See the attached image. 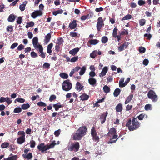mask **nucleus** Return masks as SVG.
Returning a JSON list of instances; mask_svg holds the SVG:
<instances>
[{
  "mask_svg": "<svg viewBox=\"0 0 160 160\" xmlns=\"http://www.w3.org/2000/svg\"><path fill=\"white\" fill-rule=\"evenodd\" d=\"M9 143L8 142H4L1 145V147L2 148H6L9 147Z\"/></svg>",
  "mask_w": 160,
  "mask_h": 160,
  "instance_id": "nucleus-37",
  "label": "nucleus"
},
{
  "mask_svg": "<svg viewBox=\"0 0 160 160\" xmlns=\"http://www.w3.org/2000/svg\"><path fill=\"white\" fill-rule=\"evenodd\" d=\"M26 4H22L19 6V9L21 11H24L25 9Z\"/></svg>",
  "mask_w": 160,
  "mask_h": 160,
  "instance_id": "nucleus-51",
  "label": "nucleus"
},
{
  "mask_svg": "<svg viewBox=\"0 0 160 160\" xmlns=\"http://www.w3.org/2000/svg\"><path fill=\"white\" fill-rule=\"evenodd\" d=\"M12 100L10 98H6V102H7L8 105H9L12 102Z\"/></svg>",
  "mask_w": 160,
  "mask_h": 160,
  "instance_id": "nucleus-64",
  "label": "nucleus"
},
{
  "mask_svg": "<svg viewBox=\"0 0 160 160\" xmlns=\"http://www.w3.org/2000/svg\"><path fill=\"white\" fill-rule=\"evenodd\" d=\"M15 101H17L18 102H19L20 103H23L25 102V100L24 99L22 98H18L15 99Z\"/></svg>",
  "mask_w": 160,
  "mask_h": 160,
  "instance_id": "nucleus-55",
  "label": "nucleus"
},
{
  "mask_svg": "<svg viewBox=\"0 0 160 160\" xmlns=\"http://www.w3.org/2000/svg\"><path fill=\"white\" fill-rule=\"evenodd\" d=\"M40 52L41 53L40 56L42 58H45L46 53L43 52V48L42 46H39V48H38Z\"/></svg>",
  "mask_w": 160,
  "mask_h": 160,
  "instance_id": "nucleus-16",
  "label": "nucleus"
},
{
  "mask_svg": "<svg viewBox=\"0 0 160 160\" xmlns=\"http://www.w3.org/2000/svg\"><path fill=\"white\" fill-rule=\"evenodd\" d=\"M89 84L92 86H94L96 83V80L93 78H90L88 80Z\"/></svg>",
  "mask_w": 160,
  "mask_h": 160,
  "instance_id": "nucleus-19",
  "label": "nucleus"
},
{
  "mask_svg": "<svg viewBox=\"0 0 160 160\" xmlns=\"http://www.w3.org/2000/svg\"><path fill=\"white\" fill-rule=\"evenodd\" d=\"M42 14V12L40 10H36L33 12L31 15L33 18H35L38 16H41Z\"/></svg>",
  "mask_w": 160,
  "mask_h": 160,
  "instance_id": "nucleus-10",
  "label": "nucleus"
},
{
  "mask_svg": "<svg viewBox=\"0 0 160 160\" xmlns=\"http://www.w3.org/2000/svg\"><path fill=\"white\" fill-rule=\"evenodd\" d=\"M103 90L106 93H108L110 92V88L107 85H105L103 87Z\"/></svg>",
  "mask_w": 160,
  "mask_h": 160,
  "instance_id": "nucleus-40",
  "label": "nucleus"
},
{
  "mask_svg": "<svg viewBox=\"0 0 160 160\" xmlns=\"http://www.w3.org/2000/svg\"><path fill=\"white\" fill-rule=\"evenodd\" d=\"M104 25V21L102 17H99L97 20L96 27L98 31H100L102 27Z\"/></svg>",
  "mask_w": 160,
  "mask_h": 160,
  "instance_id": "nucleus-6",
  "label": "nucleus"
},
{
  "mask_svg": "<svg viewBox=\"0 0 160 160\" xmlns=\"http://www.w3.org/2000/svg\"><path fill=\"white\" fill-rule=\"evenodd\" d=\"M37 105L39 107H45L47 106L46 104L44 102L40 101L37 103Z\"/></svg>",
  "mask_w": 160,
  "mask_h": 160,
  "instance_id": "nucleus-41",
  "label": "nucleus"
},
{
  "mask_svg": "<svg viewBox=\"0 0 160 160\" xmlns=\"http://www.w3.org/2000/svg\"><path fill=\"white\" fill-rule=\"evenodd\" d=\"M63 12V10L62 9L58 10L57 11H54L52 12L53 15L56 16L58 14H61Z\"/></svg>",
  "mask_w": 160,
  "mask_h": 160,
  "instance_id": "nucleus-34",
  "label": "nucleus"
},
{
  "mask_svg": "<svg viewBox=\"0 0 160 160\" xmlns=\"http://www.w3.org/2000/svg\"><path fill=\"white\" fill-rule=\"evenodd\" d=\"M67 148L68 149L69 151L77 152L79 149L80 144L78 142H76L71 144L70 146L67 147Z\"/></svg>",
  "mask_w": 160,
  "mask_h": 160,
  "instance_id": "nucleus-3",
  "label": "nucleus"
},
{
  "mask_svg": "<svg viewBox=\"0 0 160 160\" xmlns=\"http://www.w3.org/2000/svg\"><path fill=\"white\" fill-rule=\"evenodd\" d=\"M58 44L59 45L61 44L63 42V40L62 38H59L57 39Z\"/></svg>",
  "mask_w": 160,
  "mask_h": 160,
  "instance_id": "nucleus-61",
  "label": "nucleus"
},
{
  "mask_svg": "<svg viewBox=\"0 0 160 160\" xmlns=\"http://www.w3.org/2000/svg\"><path fill=\"white\" fill-rule=\"evenodd\" d=\"M53 43H51L48 46L47 51L48 53H50L52 52L51 49L53 47Z\"/></svg>",
  "mask_w": 160,
  "mask_h": 160,
  "instance_id": "nucleus-26",
  "label": "nucleus"
},
{
  "mask_svg": "<svg viewBox=\"0 0 160 160\" xmlns=\"http://www.w3.org/2000/svg\"><path fill=\"white\" fill-rule=\"evenodd\" d=\"M117 28H115L113 31V33L112 34V36L114 38H116L117 36Z\"/></svg>",
  "mask_w": 160,
  "mask_h": 160,
  "instance_id": "nucleus-38",
  "label": "nucleus"
},
{
  "mask_svg": "<svg viewBox=\"0 0 160 160\" xmlns=\"http://www.w3.org/2000/svg\"><path fill=\"white\" fill-rule=\"evenodd\" d=\"M60 76L61 78L64 79H67L68 78V75L65 73H60Z\"/></svg>",
  "mask_w": 160,
  "mask_h": 160,
  "instance_id": "nucleus-44",
  "label": "nucleus"
},
{
  "mask_svg": "<svg viewBox=\"0 0 160 160\" xmlns=\"http://www.w3.org/2000/svg\"><path fill=\"white\" fill-rule=\"evenodd\" d=\"M108 113V112L106 111L102 113L101 115H100L99 119L102 124H103L105 122L106 117Z\"/></svg>",
  "mask_w": 160,
  "mask_h": 160,
  "instance_id": "nucleus-8",
  "label": "nucleus"
},
{
  "mask_svg": "<svg viewBox=\"0 0 160 160\" xmlns=\"http://www.w3.org/2000/svg\"><path fill=\"white\" fill-rule=\"evenodd\" d=\"M92 139L95 142H98L99 140V137L97 136V133L92 135Z\"/></svg>",
  "mask_w": 160,
  "mask_h": 160,
  "instance_id": "nucleus-36",
  "label": "nucleus"
},
{
  "mask_svg": "<svg viewBox=\"0 0 160 160\" xmlns=\"http://www.w3.org/2000/svg\"><path fill=\"white\" fill-rule=\"evenodd\" d=\"M103 10V8L102 7H100L99 8H96L95 9V11L97 12H99Z\"/></svg>",
  "mask_w": 160,
  "mask_h": 160,
  "instance_id": "nucleus-62",
  "label": "nucleus"
},
{
  "mask_svg": "<svg viewBox=\"0 0 160 160\" xmlns=\"http://www.w3.org/2000/svg\"><path fill=\"white\" fill-rule=\"evenodd\" d=\"M31 55L32 57L35 58L38 57L37 54L34 52L32 51L31 52Z\"/></svg>",
  "mask_w": 160,
  "mask_h": 160,
  "instance_id": "nucleus-57",
  "label": "nucleus"
},
{
  "mask_svg": "<svg viewBox=\"0 0 160 160\" xmlns=\"http://www.w3.org/2000/svg\"><path fill=\"white\" fill-rule=\"evenodd\" d=\"M152 105L150 104H146L144 107L145 109L146 110H148L151 109Z\"/></svg>",
  "mask_w": 160,
  "mask_h": 160,
  "instance_id": "nucleus-47",
  "label": "nucleus"
},
{
  "mask_svg": "<svg viewBox=\"0 0 160 160\" xmlns=\"http://www.w3.org/2000/svg\"><path fill=\"white\" fill-rule=\"evenodd\" d=\"M56 144V143L55 142V141H54L52 143H51L50 144H47V147L48 149H49L51 148H54V146Z\"/></svg>",
  "mask_w": 160,
  "mask_h": 160,
  "instance_id": "nucleus-30",
  "label": "nucleus"
},
{
  "mask_svg": "<svg viewBox=\"0 0 160 160\" xmlns=\"http://www.w3.org/2000/svg\"><path fill=\"white\" fill-rule=\"evenodd\" d=\"M108 38L106 36H103L102 38L101 41L102 43H105L108 41Z\"/></svg>",
  "mask_w": 160,
  "mask_h": 160,
  "instance_id": "nucleus-46",
  "label": "nucleus"
},
{
  "mask_svg": "<svg viewBox=\"0 0 160 160\" xmlns=\"http://www.w3.org/2000/svg\"><path fill=\"white\" fill-rule=\"evenodd\" d=\"M108 71V68L107 67H104L103 68L101 72L99 73V76L100 77H103L105 76Z\"/></svg>",
  "mask_w": 160,
  "mask_h": 160,
  "instance_id": "nucleus-14",
  "label": "nucleus"
},
{
  "mask_svg": "<svg viewBox=\"0 0 160 160\" xmlns=\"http://www.w3.org/2000/svg\"><path fill=\"white\" fill-rule=\"evenodd\" d=\"M84 86L82 85L79 82H77L76 84L75 88L79 91H81L83 88Z\"/></svg>",
  "mask_w": 160,
  "mask_h": 160,
  "instance_id": "nucleus-20",
  "label": "nucleus"
},
{
  "mask_svg": "<svg viewBox=\"0 0 160 160\" xmlns=\"http://www.w3.org/2000/svg\"><path fill=\"white\" fill-rule=\"evenodd\" d=\"M112 136V139H116V138H117V139L115 140L109 141V143H112L113 142H116L118 138H117L118 137V135H115V134L113 135Z\"/></svg>",
  "mask_w": 160,
  "mask_h": 160,
  "instance_id": "nucleus-42",
  "label": "nucleus"
},
{
  "mask_svg": "<svg viewBox=\"0 0 160 160\" xmlns=\"http://www.w3.org/2000/svg\"><path fill=\"white\" fill-rule=\"evenodd\" d=\"M97 51L96 50L93 51L90 54V57L92 58H94L97 56Z\"/></svg>",
  "mask_w": 160,
  "mask_h": 160,
  "instance_id": "nucleus-39",
  "label": "nucleus"
},
{
  "mask_svg": "<svg viewBox=\"0 0 160 160\" xmlns=\"http://www.w3.org/2000/svg\"><path fill=\"white\" fill-rule=\"evenodd\" d=\"M30 107L28 103L23 104L21 106V108L23 110H26Z\"/></svg>",
  "mask_w": 160,
  "mask_h": 160,
  "instance_id": "nucleus-33",
  "label": "nucleus"
},
{
  "mask_svg": "<svg viewBox=\"0 0 160 160\" xmlns=\"http://www.w3.org/2000/svg\"><path fill=\"white\" fill-rule=\"evenodd\" d=\"M72 88V84L70 83L69 80L64 81L62 83V89L65 91H68Z\"/></svg>",
  "mask_w": 160,
  "mask_h": 160,
  "instance_id": "nucleus-4",
  "label": "nucleus"
},
{
  "mask_svg": "<svg viewBox=\"0 0 160 160\" xmlns=\"http://www.w3.org/2000/svg\"><path fill=\"white\" fill-rule=\"evenodd\" d=\"M16 16L12 13L9 15L8 18V22H13L16 18Z\"/></svg>",
  "mask_w": 160,
  "mask_h": 160,
  "instance_id": "nucleus-12",
  "label": "nucleus"
},
{
  "mask_svg": "<svg viewBox=\"0 0 160 160\" xmlns=\"http://www.w3.org/2000/svg\"><path fill=\"white\" fill-rule=\"evenodd\" d=\"M51 38V34L50 33H48L46 35L44 39V42L46 44H48Z\"/></svg>",
  "mask_w": 160,
  "mask_h": 160,
  "instance_id": "nucleus-15",
  "label": "nucleus"
},
{
  "mask_svg": "<svg viewBox=\"0 0 160 160\" xmlns=\"http://www.w3.org/2000/svg\"><path fill=\"white\" fill-rule=\"evenodd\" d=\"M89 42L91 45H95L99 42V41L97 39H92L89 40Z\"/></svg>",
  "mask_w": 160,
  "mask_h": 160,
  "instance_id": "nucleus-28",
  "label": "nucleus"
},
{
  "mask_svg": "<svg viewBox=\"0 0 160 160\" xmlns=\"http://www.w3.org/2000/svg\"><path fill=\"white\" fill-rule=\"evenodd\" d=\"M37 148L39 151H41L42 152H43L45 151L48 150L47 144L45 145L44 143H40L38 145Z\"/></svg>",
  "mask_w": 160,
  "mask_h": 160,
  "instance_id": "nucleus-7",
  "label": "nucleus"
},
{
  "mask_svg": "<svg viewBox=\"0 0 160 160\" xmlns=\"http://www.w3.org/2000/svg\"><path fill=\"white\" fill-rule=\"evenodd\" d=\"M148 97L151 99L153 102H156L158 101V98L155 92L153 90H150L148 93Z\"/></svg>",
  "mask_w": 160,
  "mask_h": 160,
  "instance_id": "nucleus-5",
  "label": "nucleus"
},
{
  "mask_svg": "<svg viewBox=\"0 0 160 160\" xmlns=\"http://www.w3.org/2000/svg\"><path fill=\"white\" fill-rule=\"evenodd\" d=\"M88 132V128L85 126L80 127L77 130V132L73 136V140H79L82 138Z\"/></svg>",
  "mask_w": 160,
  "mask_h": 160,
  "instance_id": "nucleus-2",
  "label": "nucleus"
},
{
  "mask_svg": "<svg viewBox=\"0 0 160 160\" xmlns=\"http://www.w3.org/2000/svg\"><path fill=\"white\" fill-rule=\"evenodd\" d=\"M140 125V123L137 120V118H133L132 120L131 118L128 119L126 126L130 131H133L138 129Z\"/></svg>",
  "mask_w": 160,
  "mask_h": 160,
  "instance_id": "nucleus-1",
  "label": "nucleus"
},
{
  "mask_svg": "<svg viewBox=\"0 0 160 160\" xmlns=\"http://www.w3.org/2000/svg\"><path fill=\"white\" fill-rule=\"evenodd\" d=\"M81 100L82 101L86 100L88 99L89 98L88 95L86 94L85 93L82 94L80 97Z\"/></svg>",
  "mask_w": 160,
  "mask_h": 160,
  "instance_id": "nucleus-18",
  "label": "nucleus"
},
{
  "mask_svg": "<svg viewBox=\"0 0 160 160\" xmlns=\"http://www.w3.org/2000/svg\"><path fill=\"white\" fill-rule=\"evenodd\" d=\"M32 43L34 48L36 49H38L39 48V46H42L38 43V39L37 37H35L33 38Z\"/></svg>",
  "mask_w": 160,
  "mask_h": 160,
  "instance_id": "nucleus-9",
  "label": "nucleus"
},
{
  "mask_svg": "<svg viewBox=\"0 0 160 160\" xmlns=\"http://www.w3.org/2000/svg\"><path fill=\"white\" fill-rule=\"evenodd\" d=\"M146 50L145 48L142 47H139V52L142 53H144Z\"/></svg>",
  "mask_w": 160,
  "mask_h": 160,
  "instance_id": "nucleus-56",
  "label": "nucleus"
},
{
  "mask_svg": "<svg viewBox=\"0 0 160 160\" xmlns=\"http://www.w3.org/2000/svg\"><path fill=\"white\" fill-rule=\"evenodd\" d=\"M120 92L121 90L120 89L118 88L116 89L113 92L114 96L115 97L118 96L120 94Z\"/></svg>",
  "mask_w": 160,
  "mask_h": 160,
  "instance_id": "nucleus-27",
  "label": "nucleus"
},
{
  "mask_svg": "<svg viewBox=\"0 0 160 160\" xmlns=\"http://www.w3.org/2000/svg\"><path fill=\"white\" fill-rule=\"evenodd\" d=\"M24 46L22 44H20L19 45L17 48V49L18 50H21L24 49Z\"/></svg>",
  "mask_w": 160,
  "mask_h": 160,
  "instance_id": "nucleus-63",
  "label": "nucleus"
},
{
  "mask_svg": "<svg viewBox=\"0 0 160 160\" xmlns=\"http://www.w3.org/2000/svg\"><path fill=\"white\" fill-rule=\"evenodd\" d=\"M22 18L21 17H19L18 18L17 20V24H20L22 23Z\"/></svg>",
  "mask_w": 160,
  "mask_h": 160,
  "instance_id": "nucleus-58",
  "label": "nucleus"
},
{
  "mask_svg": "<svg viewBox=\"0 0 160 160\" xmlns=\"http://www.w3.org/2000/svg\"><path fill=\"white\" fill-rule=\"evenodd\" d=\"M78 56L73 57L71 59L70 61L72 62H75L78 60Z\"/></svg>",
  "mask_w": 160,
  "mask_h": 160,
  "instance_id": "nucleus-54",
  "label": "nucleus"
},
{
  "mask_svg": "<svg viewBox=\"0 0 160 160\" xmlns=\"http://www.w3.org/2000/svg\"><path fill=\"white\" fill-rule=\"evenodd\" d=\"M18 134L19 135H22L20 137H25V134L23 131H19L18 133Z\"/></svg>",
  "mask_w": 160,
  "mask_h": 160,
  "instance_id": "nucleus-53",
  "label": "nucleus"
},
{
  "mask_svg": "<svg viewBox=\"0 0 160 160\" xmlns=\"http://www.w3.org/2000/svg\"><path fill=\"white\" fill-rule=\"evenodd\" d=\"M79 48H74L73 49L70 50L69 53L72 55H75L79 51Z\"/></svg>",
  "mask_w": 160,
  "mask_h": 160,
  "instance_id": "nucleus-17",
  "label": "nucleus"
},
{
  "mask_svg": "<svg viewBox=\"0 0 160 160\" xmlns=\"http://www.w3.org/2000/svg\"><path fill=\"white\" fill-rule=\"evenodd\" d=\"M13 29V26L12 25L8 26L6 28V30L7 32H12Z\"/></svg>",
  "mask_w": 160,
  "mask_h": 160,
  "instance_id": "nucleus-43",
  "label": "nucleus"
},
{
  "mask_svg": "<svg viewBox=\"0 0 160 160\" xmlns=\"http://www.w3.org/2000/svg\"><path fill=\"white\" fill-rule=\"evenodd\" d=\"M133 97V95L132 94L129 95L127 98L125 102V104H126L130 102Z\"/></svg>",
  "mask_w": 160,
  "mask_h": 160,
  "instance_id": "nucleus-23",
  "label": "nucleus"
},
{
  "mask_svg": "<svg viewBox=\"0 0 160 160\" xmlns=\"http://www.w3.org/2000/svg\"><path fill=\"white\" fill-rule=\"evenodd\" d=\"M22 108L20 107L15 108L14 110V112L15 113H19L22 111Z\"/></svg>",
  "mask_w": 160,
  "mask_h": 160,
  "instance_id": "nucleus-49",
  "label": "nucleus"
},
{
  "mask_svg": "<svg viewBox=\"0 0 160 160\" xmlns=\"http://www.w3.org/2000/svg\"><path fill=\"white\" fill-rule=\"evenodd\" d=\"M61 131L60 129H59L58 130L55 131L54 133L55 136L57 137H58L60 134Z\"/></svg>",
  "mask_w": 160,
  "mask_h": 160,
  "instance_id": "nucleus-59",
  "label": "nucleus"
},
{
  "mask_svg": "<svg viewBox=\"0 0 160 160\" xmlns=\"http://www.w3.org/2000/svg\"><path fill=\"white\" fill-rule=\"evenodd\" d=\"M128 46V43L125 42L122 45L118 47V50L119 52L122 51L124 50V48H126Z\"/></svg>",
  "mask_w": 160,
  "mask_h": 160,
  "instance_id": "nucleus-13",
  "label": "nucleus"
},
{
  "mask_svg": "<svg viewBox=\"0 0 160 160\" xmlns=\"http://www.w3.org/2000/svg\"><path fill=\"white\" fill-rule=\"evenodd\" d=\"M145 117L146 118H147L148 117V116L147 115H146L145 114L142 113L140 114L137 118H138V119L139 120H143Z\"/></svg>",
  "mask_w": 160,
  "mask_h": 160,
  "instance_id": "nucleus-32",
  "label": "nucleus"
},
{
  "mask_svg": "<svg viewBox=\"0 0 160 160\" xmlns=\"http://www.w3.org/2000/svg\"><path fill=\"white\" fill-rule=\"evenodd\" d=\"M22 156L24 158L28 159H31L32 158V154L31 152L29 153L28 155L26 154H23Z\"/></svg>",
  "mask_w": 160,
  "mask_h": 160,
  "instance_id": "nucleus-24",
  "label": "nucleus"
},
{
  "mask_svg": "<svg viewBox=\"0 0 160 160\" xmlns=\"http://www.w3.org/2000/svg\"><path fill=\"white\" fill-rule=\"evenodd\" d=\"M77 20H73L72 22L69 23V27L71 29H73L76 28L77 26Z\"/></svg>",
  "mask_w": 160,
  "mask_h": 160,
  "instance_id": "nucleus-11",
  "label": "nucleus"
},
{
  "mask_svg": "<svg viewBox=\"0 0 160 160\" xmlns=\"http://www.w3.org/2000/svg\"><path fill=\"white\" fill-rule=\"evenodd\" d=\"M96 75L95 71H91L89 73V75L91 78H93Z\"/></svg>",
  "mask_w": 160,
  "mask_h": 160,
  "instance_id": "nucleus-60",
  "label": "nucleus"
},
{
  "mask_svg": "<svg viewBox=\"0 0 160 160\" xmlns=\"http://www.w3.org/2000/svg\"><path fill=\"white\" fill-rule=\"evenodd\" d=\"M139 22L140 26H143L145 25L146 22V20L144 19H141L139 20Z\"/></svg>",
  "mask_w": 160,
  "mask_h": 160,
  "instance_id": "nucleus-50",
  "label": "nucleus"
},
{
  "mask_svg": "<svg viewBox=\"0 0 160 160\" xmlns=\"http://www.w3.org/2000/svg\"><path fill=\"white\" fill-rule=\"evenodd\" d=\"M56 95H52L50 96L49 98V100L50 102H52L54 100L56 99Z\"/></svg>",
  "mask_w": 160,
  "mask_h": 160,
  "instance_id": "nucleus-52",
  "label": "nucleus"
},
{
  "mask_svg": "<svg viewBox=\"0 0 160 160\" xmlns=\"http://www.w3.org/2000/svg\"><path fill=\"white\" fill-rule=\"evenodd\" d=\"M132 16L130 14H127L123 18L121 19L122 21L129 20L132 18Z\"/></svg>",
  "mask_w": 160,
  "mask_h": 160,
  "instance_id": "nucleus-31",
  "label": "nucleus"
},
{
  "mask_svg": "<svg viewBox=\"0 0 160 160\" xmlns=\"http://www.w3.org/2000/svg\"><path fill=\"white\" fill-rule=\"evenodd\" d=\"M17 142L18 144H21L25 142V137H19L18 138Z\"/></svg>",
  "mask_w": 160,
  "mask_h": 160,
  "instance_id": "nucleus-22",
  "label": "nucleus"
},
{
  "mask_svg": "<svg viewBox=\"0 0 160 160\" xmlns=\"http://www.w3.org/2000/svg\"><path fill=\"white\" fill-rule=\"evenodd\" d=\"M116 133V130L114 128H112L109 130L108 134L109 135H112Z\"/></svg>",
  "mask_w": 160,
  "mask_h": 160,
  "instance_id": "nucleus-25",
  "label": "nucleus"
},
{
  "mask_svg": "<svg viewBox=\"0 0 160 160\" xmlns=\"http://www.w3.org/2000/svg\"><path fill=\"white\" fill-rule=\"evenodd\" d=\"M97 133L96 132L95 128L94 127H93L91 130V135H92L94 134H97Z\"/></svg>",
  "mask_w": 160,
  "mask_h": 160,
  "instance_id": "nucleus-48",
  "label": "nucleus"
},
{
  "mask_svg": "<svg viewBox=\"0 0 160 160\" xmlns=\"http://www.w3.org/2000/svg\"><path fill=\"white\" fill-rule=\"evenodd\" d=\"M53 107L55 108V110L57 111L58 110L59 108H62V106L59 103H57L53 104Z\"/></svg>",
  "mask_w": 160,
  "mask_h": 160,
  "instance_id": "nucleus-29",
  "label": "nucleus"
},
{
  "mask_svg": "<svg viewBox=\"0 0 160 160\" xmlns=\"http://www.w3.org/2000/svg\"><path fill=\"white\" fill-rule=\"evenodd\" d=\"M86 70V68L85 66H83L81 69L80 71L79 72V74L80 75H82L85 72Z\"/></svg>",
  "mask_w": 160,
  "mask_h": 160,
  "instance_id": "nucleus-35",
  "label": "nucleus"
},
{
  "mask_svg": "<svg viewBox=\"0 0 160 160\" xmlns=\"http://www.w3.org/2000/svg\"><path fill=\"white\" fill-rule=\"evenodd\" d=\"M50 65L48 62H45L43 65V68L45 69H49Z\"/></svg>",
  "mask_w": 160,
  "mask_h": 160,
  "instance_id": "nucleus-45",
  "label": "nucleus"
},
{
  "mask_svg": "<svg viewBox=\"0 0 160 160\" xmlns=\"http://www.w3.org/2000/svg\"><path fill=\"white\" fill-rule=\"evenodd\" d=\"M116 111L118 112H120L122 111V104L119 103L118 104L115 108Z\"/></svg>",
  "mask_w": 160,
  "mask_h": 160,
  "instance_id": "nucleus-21",
  "label": "nucleus"
}]
</instances>
